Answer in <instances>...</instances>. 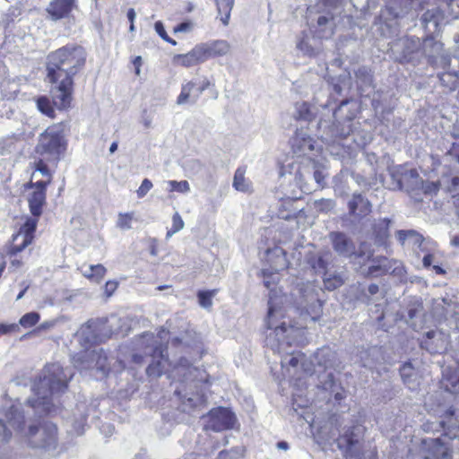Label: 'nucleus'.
I'll use <instances>...</instances> for the list:
<instances>
[{
    "instance_id": "58836bf2",
    "label": "nucleus",
    "mask_w": 459,
    "mask_h": 459,
    "mask_svg": "<svg viewBox=\"0 0 459 459\" xmlns=\"http://www.w3.org/2000/svg\"><path fill=\"white\" fill-rule=\"evenodd\" d=\"M324 274V287L328 290H333L341 287L344 281L340 273L326 271Z\"/></svg>"
},
{
    "instance_id": "4be33fe9",
    "label": "nucleus",
    "mask_w": 459,
    "mask_h": 459,
    "mask_svg": "<svg viewBox=\"0 0 459 459\" xmlns=\"http://www.w3.org/2000/svg\"><path fill=\"white\" fill-rule=\"evenodd\" d=\"M204 62L209 58L223 56L230 53V44L224 39H217L198 44Z\"/></svg>"
},
{
    "instance_id": "6ab92c4d",
    "label": "nucleus",
    "mask_w": 459,
    "mask_h": 459,
    "mask_svg": "<svg viewBox=\"0 0 459 459\" xmlns=\"http://www.w3.org/2000/svg\"><path fill=\"white\" fill-rule=\"evenodd\" d=\"M448 336L442 331H429L421 340L420 345L429 353H441L446 350Z\"/></svg>"
},
{
    "instance_id": "473e14b6",
    "label": "nucleus",
    "mask_w": 459,
    "mask_h": 459,
    "mask_svg": "<svg viewBox=\"0 0 459 459\" xmlns=\"http://www.w3.org/2000/svg\"><path fill=\"white\" fill-rule=\"evenodd\" d=\"M395 234L397 240L402 246H404L405 242L409 240L413 245H417L419 247H421L426 242L423 236L414 230H397Z\"/></svg>"
},
{
    "instance_id": "cd10ccee",
    "label": "nucleus",
    "mask_w": 459,
    "mask_h": 459,
    "mask_svg": "<svg viewBox=\"0 0 459 459\" xmlns=\"http://www.w3.org/2000/svg\"><path fill=\"white\" fill-rule=\"evenodd\" d=\"M443 43L436 40L433 37H427L421 43V48L426 56L432 62H436L440 56L446 62V58L443 56Z\"/></svg>"
},
{
    "instance_id": "a19ab883",
    "label": "nucleus",
    "mask_w": 459,
    "mask_h": 459,
    "mask_svg": "<svg viewBox=\"0 0 459 459\" xmlns=\"http://www.w3.org/2000/svg\"><path fill=\"white\" fill-rule=\"evenodd\" d=\"M195 87V82H194L193 81H189L184 83L181 87V92L177 99V104L184 105L189 102L192 103V98L194 96L192 95V91H194Z\"/></svg>"
},
{
    "instance_id": "f8f14e48",
    "label": "nucleus",
    "mask_w": 459,
    "mask_h": 459,
    "mask_svg": "<svg viewBox=\"0 0 459 459\" xmlns=\"http://www.w3.org/2000/svg\"><path fill=\"white\" fill-rule=\"evenodd\" d=\"M237 424V418L230 410L224 407H218L209 411L205 429L220 432L232 429Z\"/></svg>"
},
{
    "instance_id": "c85d7f7f",
    "label": "nucleus",
    "mask_w": 459,
    "mask_h": 459,
    "mask_svg": "<svg viewBox=\"0 0 459 459\" xmlns=\"http://www.w3.org/2000/svg\"><path fill=\"white\" fill-rule=\"evenodd\" d=\"M398 262L395 260H389L386 257H379L373 261V264L368 267V273L373 276H379L382 274L393 273L397 269L395 264Z\"/></svg>"
},
{
    "instance_id": "13d9d810",
    "label": "nucleus",
    "mask_w": 459,
    "mask_h": 459,
    "mask_svg": "<svg viewBox=\"0 0 459 459\" xmlns=\"http://www.w3.org/2000/svg\"><path fill=\"white\" fill-rule=\"evenodd\" d=\"M425 246L426 243L420 248L422 252L426 253L422 259L423 266L429 268L434 261V255L431 253V249L427 248Z\"/></svg>"
},
{
    "instance_id": "8fccbe9b",
    "label": "nucleus",
    "mask_w": 459,
    "mask_h": 459,
    "mask_svg": "<svg viewBox=\"0 0 459 459\" xmlns=\"http://www.w3.org/2000/svg\"><path fill=\"white\" fill-rule=\"evenodd\" d=\"M335 206V203L332 199H320L314 202V207L316 211L322 212H327L333 210Z\"/></svg>"
},
{
    "instance_id": "7c9ffc66",
    "label": "nucleus",
    "mask_w": 459,
    "mask_h": 459,
    "mask_svg": "<svg viewBox=\"0 0 459 459\" xmlns=\"http://www.w3.org/2000/svg\"><path fill=\"white\" fill-rule=\"evenodd\" d=\"M398 184L400 185V187L404 186L406 190L411 192L420 189L422 179L416 169H410L402 175L401 178L398 180Z\"/></svg>"
},
{
    "instance_id": "e2e57ef3",
    "label": "nucleus",
    "mask_w": 459,
    "mask_h": 459,
    "mask_svg": "<svg viewBox=\"0 0 459 459\" xmlns=\"http://www.w3.org/2000/svg\"><path fill=\"white\" fill-rule=\"evenodd\" d=\"M185 226L184 221L181 218L180 214L177 212L172 216V229L173 231H179L181 230Z\"/></svg>"
},
{
    "instance_id": "9d476101",
    "label": "nucleus",
    "mask_w": 459,
    "mask_h": 459,
    "mask_svg": "<svg viewBox=\"0 0 459 459\" xmlns=\"http://www.w3.org/2000/svg\"><path fill=\"white\" fill-rule=\"evenodd\" d=\"M74 366L81 371H95L93 376L97 379L106 377L110 369L108 356L102 349L86 351L79 355V357L74 359Z\"/></svg>"
},
{
    "instance_id": "c03bdc74",
    "label": "nucleus",
    "mask_w": 459,
    "mask_h": 459,
    "mask_svg": "<svg viewBox=\"0 0 459 459\" xmlns=\"http://www.w3.org/2000/svg\"><path fill=\"white\" fill-rule=\"evenodd\" d=\"M183 168L189 177L199 175L203 171V163L195 159H190L184 162Z\"/></svg>"
},
{
    "instance_id": "a18cd8bd",
    "label": "nucleus",
    "mask_w": 459,
    "mask_h": 459,
    "mask_svg": "<svg viewBox=\"0 0 459 459\" xmlns=\"http://www.w3.org/2000/svg\"><path fill=\"white\" fill-rule=\"evenodd\" d=\"M318 379L319 386L325 391L334 392L337 387L335 385L334 376L332 372H325L318 377Z\"/></svg>"
},
{
    "instance_id": "72a5a7b5",
    "label": "nucleus",
    "mask_w": 459,
    "mask_h": 459,
    "mask_svg": "<svg viewBox=\"0 0 459 459\" xmlns=\"http://www.w3.org/2000/svg\"><path fill=\"white\" fill-rule=\"evenodd\" d=\"M333 18L325 15L319 16L317 19V29L316 30V35L320 39H328L333 33Z\"/></svg>"
},
{
    "instance_id": "20e7f679",
    "label": "nucleus",
    "mask_w": 459,
    "mask_h": 459,
    "mask_svg": "<svg viewBox=\"0 0 459 459\" xmlns=\"http://www.w3.org/2000/svg\"><path fill=\"white\" fill-rule=\"evenodd\" d=\"M343 420L340 416L333 415L329 420L321 427L322 437L327 441H336L339 449L343 452L346 459H362L361 440L364 427L361 425L345 426L341 433L340 427Z\"/></svg>"
},
{
    "instance_id": "dca6fc26",
    "label": "nucleus",
    "mask_w": 459,
    "mask_h": 459,
    "mask_svg": "<svg viewBox=\"0 0 459 459\" xmlns=\"http://www.w3.org/2000/svg\"><path fill=\"white\" fill-rule=\"evenodd\" d=\"M421 48V42L419 38L405 37L398 39L393 46V51L396 58L401 63L411 62L416 54Z\"/></svg>"
},
{
    "instance_id": "ddd939ff",
    "label": "nucleus",
    "mask_w": 459,
    "mask_h": 459,
    "mask_svg": "<svg viewBox=\"0 0 459 459\" xmlns=\"http://www.w3.org/2000/svg\"><path fill=\"white\" fill-rule=\"evenodd\" d=\"M329 239L331 241L333 250L341 256L351 257L352 255L358 257L366 256L369 259L372 255L370 252L365 253L360 246L359 251L356 252V246L352 239L345 233L340 231H333L329 233Z\"/></svg>"
},
{
    "instance_id": "ea45409f",
    "label": "nucleus",
    "mask_w": 459,
    "mask_h": 459,
    "mask_svg": "<svg viewBox=\"0 0 459 459\" xmlns=\"http://www.w3.org/2000/svg\"><path fill=\"white\" fill-rule=\"evenodd\" d=\"M215 2L218 13L221 15V21L224 25H228L234 0H215Z\"/></svg>"
},
{
    "instance_id": "69168bd1",
    "label": "nucleus",
    "mask_w": 459,
    "mask_h": 459,
    "mask_svg": "<svg viewBox=\"0 0 459 459\" xmlns=\"http://www.w3.org/2000/svg\"><path fill=\"white\" fill-rule=\"evenodd\" d=\"M35 169L37 171L40 172L43 176H46L49 178H52L48 166L45 164V162L42 160H39L35 164Z\"/></svg>"
},
{
    "instance_id": "37998d69",
    "label": "nucleus",
    "mask_w": 459,
    "mask_h": 459,
    "mask_svg": "<svg viewBox=\"0 0 459 459\" xmlns=\"http://www.w3.org/2000/svg\"><path fill=\"white\" fill-rule=\"evenodd\" d=\"M245 173L246 171L243 168H238L235 171L233 178V186L238 191L247 192L249 189V185L248 183L246 182Z\"/></svg>"
},
{
    "instance_id": "49530a36",
    "label": "nucleus",
    "mask_w": 459,
    "mask_h": 459,
    "mask_svg": "<svg viewBox=\"0 0 459 459\" xmlns=\"http://www.w3.org/2000/svg\"><path fill=\"white\" fill-rule=\"evenodd\" d=\"M217 290H200L197 293L199 305L204 308H210L212 306V298L216 294Z\"/></svg>"
},
{
    "instance_id": "c756f323",
    "label": "nucleus",
    "mask_w": 459,
    "mask_h": 459,
    "mask_svg": "<svg viewBox=\"0 0 459 459\" xmlns=\"http://www.w3.org/2000/svg\"><path fill=\"white\" fill-rule=\"evenodd\" d=\"M315 363L325 370L332 368L336 360V354L328 347L319 349L314 355Z\"/></svg>"
},
{
    "instance_id": "6e6552de",
    "label": "nucleus",
    "mask_w": 459,
    "mask_h": 459,
    "mask_svg": "<svg viewBox=\"0 0 459 459\" xmlns=\"http://www.w3.org/2000/svg\"><path fill=\"white\" fill-rule=\"evenodd\" d=\"M155 336L151 333H144L139 340L137 344L143 349L144 354L151 357V362L146 368L148 376L159 377L166 369V365H169V359L164 355V351L161 347L155 345Z\"/></svg>"
},
{
    "instance_id": "c9c22d12",
    "label": "nucleus",
    "mask_w": 459,
    "mask_h": 459,
    "mask_svg": "<svg viewBox=\"0 0 459 459\" xmlns=\"http://www.w3.org/2000/svg\"><path fill=\"white\" fill-rule=\"evenodd\" d=\"M403 381L410 389H415L417 385V374L410 362L404 363L400 368Z\"/></svg>"
},
{
    "instance_id": "09e8293b",
    "label": "nucleus",
    "mask_w": 459,
    "mask_h": 459,
    "mask_svg": "<svg viewBox=\"0 0 459 459\" xmlns=\"http://www.w3.org/2000/svg\"><path fill=\"white\" fill-rule=\"evenodd\" d=\"M37 106H38V108L39 109V111L42 112L43 114L47 115L49 117H54L55 111H54L52 105L48 98H46V97L39 98L37 101Z\"/></svg>"
},
{
    "instance_id": "79ce46f5",
    "label": "nucleus",
    "mask_w": 459,
    "mask_h": 459,
    "mask_svg": "<svg viewBox=\"0 0 459 459\" xmlns=\"http://www.w3.org/2000/svg\"><path fill=\"white\" fill-rule=\"evenodd\" d=\"M297 47L305 56L309 57H316L319 56L322 51L320 47L313 46L307 39H301L298 43Z\"/></svg>"
},
{
    "instance_id": "423d86ee",
    "label": "nucleus",
    "mask_w": 459,
    "mask_h": 459,
    "mask_svg": "<svg viewBox=\"0 0 459 459\" xmlns=\"http://www.w3.org/2000/svg\"><path fill=\"white\" fill-rule=\"evenodd\" d=\"M122 321V318L114 315L108 318L90 320L80 328L77 335L85 345L102 342L114 334H126Z\"/></svg>"
},
{
    "instance_id": "2f4dec72",
    "label": "nucleus",
    "mask_w": 459,
    "mask_h": 459,
    "mask_svg": "<svg viewBox=\"0 0 459 459\" xmlns=\"http://www.w3.org/2000/svg\"><path fill=\"white\" fill-rule=\"evenodd\" d=\"M392 221L389 219H379L373 225V234L378 245H385L389 238V228Z\"/></svg>"
},
{
    "instance_id": "aec40b11",
    "label": "nucleus",
    "mask_w": 459,
    "mask_h": 459,
    "mask_svg": "<svg viewBox=\"0 0 459 459\" xmlns=\"http://www.w3.org/2000/svg\"><path fill=\"white\" fill-rule=\"evenodd\" d=\"M306 263L316 273H325L328 271V265L333 261V255L330 251H310L305 256Z\"/></svg>"
},
{
    "instance_id": "0eeeda50",
    "label": "nucleus",
    "mask_w": 459,
    "mask_h": 459,
    "mask_svg": "<svg viewBox=\"0 0 459 459\" xmlns=\"http://www.w3.org/2000/svg\"><path fill=\"white\" fill-rule=\"evenodd\" d=\"M347 104V101H342L338 109H336L333 117L335 122L330 123L326 120H320L318 123V130L322 141L328 144L334 143L338 140L343 139L348 136L351 132V117H346L342 122L339 120L340 113L342 108Z\"/></svg>"
},
{
    "instance_id": "e433bc0d",
    "label": "nucleus",
    "mask_w": 459,
    "mask_h": 459,
    "mask_svg": "<svg viewBox=\"0 0 459 459\" xmlns=\"http://www.w3.org/2000/svg\"><path fill=\"white\" fill-rule=\"evenodd\" d=\"M292 116L296 120L310 121L314 113L308 103L303 101L295 104Z\"/></svg>"
},
{
    "instance_id": "7ed1b4c3",
    "label": "nucleus",
    "mask_w": 459,
    "mask_h": 459,
    "mask_svg": "<svg viewBox=\"0 0 459 459\" xmlns=\"http://www.w3.org/2000/svg\"><path fill=\"white\" fill-rule=\"evenodd\" d=\"M73 374L69 369H64L60 364L53 363L44 368L32 385V391L36 398H30L28 403L39 412L49 413L52 411L51 397L53 394H61L67 388V383Z\"/></svg>"
},
{
    "instance_id": "bf43d9fd",
    "label": "nucleus",
    "mask_w": 459,
    "mask_h": 459,
    "mask_svg": "<svg viewBox=\"0 0 459 459\" xmlns=\"http://www.w3.org/2000/svg\"><path fill=\"white\" fill-rule=\"evenodd\" d=\"M446 156L451 161H455L459 164V143H453L449 151L446 153Z\"/></svg>"
},
{
    "instance_id": "f3484780",
    "label": "nucleus",
    "mask_w": 459,
    "mask_h": 459,
    "mask_svg": "<svg viewBox=\"0 0 459 459\" xmlns=\"http://www.w3.org/2000/svg\"><path fill=\"white\" fill-rule=\"evenodd\" d=\"M423 459H452L450 449L437 438H425L421 443Z\"/></svg>"
},
{
    "instance_id": "412c9836",
    "label": "nucleus",
    "mask_w": 459,
    "mask_h": 459,
    "mask_svg": "<svg viewBox=\"0 0 459 459\" xmlns=\"http://www.w3.org/2000/svg\"><path fill=\"white\" fill-rule=\"evenodd\" d=\"M75 5V0H52L46 8L47 18L56 22L66 18Z\"/></svg>"
},
{
    "instance_id": "774afa93",
    "label": "nucleus",
    "mask_w": 459,
    "mask_h": 459,
    "mask_svg": "<svg viewBox=\"0 0 459 459\" xmlns=\"http://www.w3.org/2000/svg\"><path fill=\"white\" fill-rule=\"evenodd\" d=\"M11 437V432L8 431L5 424L0 420V440L7 442Z\"/></svg>"
},
{
    "instance_id": "de8ad7c7",
    "label": "nucleus",
    "mask_w": 459,
    "mask_h": 459,
    "mask_svg": "<svg viewBox=\"0 0 459 459\" xmlns=\"http://www.w3.org/2000/svg\"><path fill=\"white\" fill-rule=\"evenodd\" d=\"M133 219V212H119L117 221V227L122 230H130L132 228L131 222Z\"/></svg>"
},
{
    "instance_id": "0e129e2a",
    "label": "nucleus",
    "mask_w": 459,
    "mask_h": 459,
    "mask_svg": "<svg viewBox=\"0 0 459 459\" xmlns=\"http://www.w3.org/2000/svg\"><path fill=\"white\" fill-rule=\"evenodd\" d=\"M51 178H48L47 181H38L36 183H30V187L34 188L33 191H42L43 193H46L47 186L50 184Z\"/></svg>"
},
{
    "instance_id": "b1692460",
    "label": "nucleus",
    "mask_w": 459,
    "mask_h": 459,
    "mask_svg": "<svg viewBox=\"0 0 459 459\" xmlns=\"http://www.w3.org/2000/svg\"><path fill=\"white\" fill-rule=\"evenodd\" d=\"M436 308H442V315L448 319L454 318L455 328L459 331V303L451 298L445 297L435 300Z\"/></svg>"
},
{
    "instance_id": "5fc2aeb1",
    "label": "nucleus",
    "mask_w": 459,
    "mask_h": 459,
    "mask_svg": "<svg viewBox=\"0 0 459 459\" xmlns=\"http://www.w3.org/2000/svg\"><path fill=\"white\" fill-rule=\"evenodd\" d=\"M154 29L156 32L159 34V36L165 40L166 42L170 43L173 46L177 45V41L173 39L169 38L164 29L163 23L161 22H156L154 24Z\"/></svg>"
},
{
    "instance_id": "4468645a",
    "label": "nucleus",
    "mask_w": 459,
    "mask_h": 459,
    "mask_svg": "<svg viewBox=\"0 0 459 459\" xmlns=\"http://www.w3.org/2000/svg\"><path fill=\"white\" fill-rule=\"evenodd\" d=\"M325 177L324 173L316 169L314 164H308L299 168L295 174V180L301 191L309 193L314 190L311 183L314 181L317 187H321Z\"/></svg>"
},
{
    "instance_id": "338daca9",
    "label": "nucleus",
    "mask_w": 459,
    "mask_h": 459,
    "mask_svg": "<svg viewBox=\"0 0 459 459\" xmlns=\"http://www.w3.org/2000/svg\"><path fill=\"white\" fill-rule=\"evenodd\" d=\"M194 25L191 22H182L178 25H177L173 31L175 33H178V32H189L192 30Z\"/></svg>"
},
{
    "instance_id": "1a4fd4ad",
    "label": "nucleus",
    "mask_w": 459,
    "mask_h": 459,
    "mask_svg": "<svg viewBox=\"0 0 459 459\" xmlns=\"http://www.w3.org/2000/svg\"><path fill=\"white\" fill-rule=\"evenodd\" d=\"M37 152L47 156L48 160H58L61 152L65 150V141L61 130L52 126L46 129L39 136Z\"/></svg>"
},
{
    "instance_id": "864d4df0",
    "label": "nucleus",
    "mask_w": 459,
    "mask_h": 459,
    "mask_svg": "<svg viewBox=\"0 0 459 459\" xmlns=\"http://www.w3.org/2000/svg\"><path fill=\"white\" fill-rule=\"evenodd\" d=\"M169 185L170 186V191H177L178 193H188L190 191L189 183L186 180L176 181L169 180Z\"/></svg>"
},
{
    "instance_id": "2eb2a0df",
    "label": "nucleus",
    "mask_w": 459,
    "mask_h": 459,
    "mask_svg": "<svg viewBox=\"0 0 459 459\" xmlns=\"http://www.w3.org/2000/svg\"><path fill=\"white\" fill-rule=\"evenodd\" d=\"M172 374L174 377H178L182 382L189 383V385L194 383L195 387H197L198 383L207 382L205 371L193 367L186 359H180L179 363L174 367Z\"/></svg>"
},
{
    "instance_id": "603ef678",
    "label": "nucleus",
    "mask_w": 459,
    "mask_h": 459,
    "mask_svg": "<svg viewBox=\"0 0 459 459\" xmlns=\"http://www.w3.org/2000/svg\"><path fill=\"white\" fill-rule=\"evenodd\" d=\"M39 320V315L36 312L27 313L20 319V324L23 327H31Z\"/></svg>"
},
{
    "instance_id": "f704fd0d",
    "label": "nucleus",
    "mask_w": 459,
    "mask_h": 459,
    "mask_svg": "<svg viewBox=\"0 0 459 459\" xmlns=\"http://www.w3.org/2000/svg\"><path fill=\"white\" fill-rule=\"evenodd\" d=\"M442 386L446 391L453 394L459 393V371L450 372L446 369L443 373Z\"/></svg>"
},
{
    "instance_id": "9b49d317",
    "label": "nucleus",
    "mask_w": 459,
    "mask_h": 459,
    "mask_svg": "<svg viewBox=\"0 0 459 459\" xmlns=\"http://www.w3.org/2000/svg\"><path fill=\"white\" fill-rule=\"evenodd\" d=\"M29 445L35 448L48 451L56 449L57 446V429L51 422H45L39 427L30 426L28 432Z\"/></svg>"
},
{
    "instance_id": "6e6d98bb",
    "label": "nucleus",
    "mask_w": 459,
    "mask_h": 459,
    "mask_svg": "<svg viewBox=\"0 0 459 459\" xmlns=\"http://www.w3.org/2000/svg\"><path fill=\"white\" fill-rule=\"evenodd\" d=\"M420 190L424 194L432 195L437 194L439 190V183L438 182H424L422 180V185H420Z\"/></svg>"
},
{
    "instance_id": "5701e85b",
    "label": "nucleus",
    "mask_w": 459,
    "mask_h": 459,
    "mask_svg": "<svg viewBox=\"0 0 459 459\" xmlns=\"http://www.w3.org/2000/svg\"><path fill=\"white\" fill-rule=\"evenodd\" d=\"M265 258L270 263L272 270L276 273L285 270L289 266L286 251L281 247L275 246L267 249Z\"/></svg>"
},
{
    "instance_id": "bb28decb",
    "label": "nucleus",
    "mask_w": 459,
    "mask_h": 459,
    "mask_svg": "<svg viewBox=\"0 0 459 459\" xmlns=\"http://www.w3.org/2000/svg\"><path fill=\"white\" fill-rule=\"evenodd\" d=\"M348 206L350 213L357 218H363L371 212V204L360 194H354Z\"/></svg>"
},
{
    "instance_id": "a211bd4d",
    "label": "nucleus",
    "mask_w": 459,
    "mask_h": 459,
    "mask_svg": "<svg viewBox=\"0 0 459 459\" xmlns=\"http://www.w3.org/2000/svg\"><path fill=\"white\" fill-rule=\"evenodd\" d=\"M292 152L297 156H309L316 151V141L303 130H297L290 139Z\"/></svg>"
},
{
    "instance_id": "4c0bfd02",
    "label": "nucleus",
    "mask_w": 459,
    "mask_h": 459,
    "mask_svg": "<svg viewBox=\"0 0 459 459\" xmlns=\"http://www.w3.org/2000/svg\"><path fill=\"white\" fill-rule=\"evenodd\" d=\"M8 423L14 429L22 430L24 423V415L17 406H11L6 414Z\"/></svg>"
},
{
    "instance_id": "a878e982",
    "label": "nucleus",
    "mask_w": 459,
    "mask_h": 459,
    "mask_svg": "<svg viewBox=\"0 0 459 459\" xmlns=\"http://www.w3.org/2000/svg\"><path fill=\"white\" fill-rule=\"evenodd\" d=\"M174 394L181 402V410L187 413H191L193 411L202 406L205 402L204 395L198 393L182 394L181 390L176 389Z\"/></svg>"
},
{
    "instance_id": "052dcab7",
    "label": "nucleus",
    "mask_w": 459,
    "mask_h": 459,
    "mask_svg": "<svg viewBox=\"0 0 459 459\" xmlns=\"http://www.w3.org/2000/svg\"><path fill=\"white\" fill-rule=\"evenodd\" d=\"M152 187L151 180L144 178L137 190V195L139 198L143 197Z\"/></svg>"
},
{
    "instance_id": "393cba45",
    "label": "nucleus",
    "mask_w": 459,
    "mask_h": 459,
    "mask_svg": "<svg viewBox=\"0 0 459 459\" xmlns=\"http://www.w3.org/2000/svg\"><path fill=\"white\" fill-rule=\"evenodd\" d=\"M204 57L201 52V49L197 45H195L189 52L186 54H178L174 56L173 64L176 65H181L186 68L197 65L199 64L204 63Z\"/></svg>"
},
{
    "instance_id": "f03ea898",
    "label": "nucleus",
    "mask_w": 459,
    "mask_h": 459,
    "mask_svg": "<svg viewBox=\"0 0 459 459\" xmlns=\"http://www.w3.org/2000/svg\"><path fill=\"white\" fill-rule=\"evenodd\" d=\"M269 308L266 325L271 332L266 335L265 343L273 351L278 353H285L286 357L282 358L281 364L282 368L289 365L297 368L304 355L289 351V348L297 342V338L301 335V329L293 325H287L285 322L280 325H274V318L279 311L272 297L268 301Z\"/></svg>"
},
{
    "instance_id": "4d7b16f0",
    "label": "nucleus",
    "mask_w": 459,
    "mask_h": 459,
    "mask_svg": "<svg viewBox=\"0 0 459 459\" xmlns=\"http://www.w3.org/2000/svg\"><path fill=\"white\" fill-rule=\"evenodd\" d=\"M356 77L366 84L372 82V74L367 67H360L356 71Z\"/></svg>"
},
{
    "instance_id": "3c124183",
    "label": "nucleus",
    "mask_w": 459,
    "mask_h": 459,
    "mask_svg": "<svg viewBox=\"0 0 459 459\" xmlns=\"http://www.w3.org/2000/svg\"><path fill=\"white\" fill-rule=\"evenodd\" d=\"M243 455V449L241 447H235L230 450L221 451L217 459H238Z\"/></svg>"
},
{
    "instance_id": "39448f33",
    "label": "nucleus",
    "mask_w": 459,
    "mask_h": 459,
    "mask_svg": "<svg viewBox=\"0 0 459 459\" xmlns=\"http://www.w3.org/2000/svg\"><path fill=\"white\" fill-rule=\"evenodd\" d=\"M28 203L30 213L34 218L27 219L20 231L13 237V245L10 249L11 255H15L22 252L31 243L38 223L37 218L42 214L43 207L46 204V193L32 191L28 196Z\"/></svg>"
},
{
    "instance_id": "f257e3e1",
    "label": "nucleus",
    "mask_w": 459,
    "mask_h": 459,
    "mask_svg": "<svg viewBox=\"0 0 459 459\" xmlns=\"http://www.w3.org/2000/svg\"><path fill=\"white\" fill-rule=\"evenodd\" d=\"M87 54L77 45H66L48 56V78L56 84L52 89L53 101L59 108H66L72 101L73 78L85 65Z\"/></svg>"
},
{
    "instance_id": "680f3d73",
    "label": "nucleus",
    "mask_w": 459,
    "mask_h": 459,
    "mask_svg": "<svg viewBox=\"0 0 459 459\" xmlns=\"http://www.w3.org/2000/svg\"><path fill=\"white\" fill-rule=\"evenodd\" d=\"M106 273V268L102 264H96L93 267V281L100 282Z\"/></svg>"
}]
</instances>
